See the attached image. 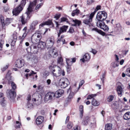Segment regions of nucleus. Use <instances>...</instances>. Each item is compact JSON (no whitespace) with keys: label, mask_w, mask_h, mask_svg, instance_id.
Instances as JSON below:
<instances>
[{"label":"nucleus","mask_w":130,"mask_h":130,"mask_svg":"<svg viewBox=\"0 0 130 130\" xmlns=\"http://www.w3.org/2000/svg\"><path fill=\"white\" fill-rule=\"evenodd\" d=\"M27 32L26 31H25L22 36V39H24L27 35Z\"/></svg>","instance_id":"13d9d810"},{"label":"nucleus","mask_w":130,"mask_h":130,"mask_svg":"<svg viewBox=\"0 0 130 130\" xmlns=\"http://www.w3.org/2000/svg\"><path fill=\"white\" fill-rule=\"evenodd\" d=\"M125 73L127 76L130 77V68L126 69Z\"/></svg>","instance_id":"ea45409f"},{"label":"nucleus","mask_w":130,"mask_h":130,"mask_svg":"<svg viewBox=\"0 0 130 130\" xmlns=\"http://www.w3.org/2000/svg\"><path fill=\"white\" fill-rule=\"evenodd\" d=\"M54 40L53 37H51L48 38L46 41V44L47 45L50 46V47L52 46L53 45Z\"/></svg>","instance_id":"ddd939ff"},{"label":"nucleus","mask_w":130,"mask_h":130,"mask_svg":"<svg viewBox=\"0 0 130 130\" xmlns=\"http://www.w3.org/2000/svg\"><path fill=\"white\" fill-rule=\"evenodd\" d=\"M9 9L8 8L6 7H4V10L5 12H7L8 10Z\"/></svg>","instance_id":"774afa93"},{"label":"nucleus","mask_w":130,"mask_h":130,"mask_svg":"<svg viewBox=\"0 0 130 130\" xmlns=\"http://www.w3.org/2000/svg\"><path fill=\"white\" fill-rule=\"evenodd\" d=\"M79 12V10H76L75 11H73L72 13V16H74L75 15H78Z\"/></svg>","instance_id":"72a5a7b5"},{"label":"nucleus","mask_w":130,"mask_h":130,"mask_svg":"<svg viewBox=\"0 0 130 130\" xmlns=\"http://www.w3.org/2000/svg\"><path fill=\"white\" fill-rule=\"evenodd\" d=\"M96 95L95 94H92L89 95L88 96L87 99V100L91 99L94 96H95Z\"/></svg>","instance_id":"a18cd8bd"},{"label":"nucleus","mask_w":130,"mask_h":130,"mask_svg":"<svg viewBox=\"0 0 130 130\" xmlns=\"http://www.w3.org/2000/svg\"><path fill=\"white\" fill-rule=\"evenodd\" d=\"M98 21L96 23V25L98 27H100L101 28H102L103 25H104L105 23L102 20H98Z\"/></svg>","instance_id":"a878e982"},{"label":"nucleus","mask_w":130,"mask_h":130,"mask_svg":"<svg viewBox=\"0 0 130 130\" xmlns=\"http://www.w3.org/2000/svg\"><path fill=\"white\" fill-rule=\"evenodd\" d=\"M66 62L67 66V69H69L70 66L72 64V61L71 59L66 58Z\"/></svg>","instance_id":"4be33fe9"},{"label":"nucleus","mask_w":130,"mask_h":130,"mask_svg":"<svg viewBox=\"0 0 130 130\" xmlns=\"http://www.w3.org/2000/svg\"><path fill=\"white\" fill-rule=\"evenodd\" d=\"M91 103L92 105L94 106H98L100 104V103L98 101L94 99H93Z\"/></svg>","instance_id":"c85d7f7f"},{"label":"nucleus","mask_w":130,"mask_h":130,"mask_svg":"<svg viewBox=\"0 0 130 130\" xmlns=\"http://www.w3.org/2000/svg\"><path fill=\"white\" fill-rule=\"evenodd\" d=\"M124 119L126 120L130 119V112H128L125 113L123 116Z\"/></svg>","instance_id":"393cba45"},{"label":"nucleus","mask_w":130,"mask_h":130,"mask_svg":"<svg viewBox=\"0 0 130 130\" xmlns=\"http://www.w3.org/2000/svg\"><path fill=\"white\" fill-rule=\"evenodd\" d=\"M26 0H22L19 6L22 7V8H23V7L26 4Z\"/></svg>","instance_id":"f704fd0d"},{"label":"nucleus","mask_w":130,"mask_h":130,"mask_svg":"<svg viewBox=\"0 0 130 130\" xmlns=\"http://www.w3.org/2000/svg\"><path fill=\"white\" fill-rule=\"evenodd\" d=\"M27 108L30 109L33 107V105L32 104L29 103L28 102L27 104Z\"/></svg>","instance_id":"c03bdc74"},{"label":"nucleus","mask_w":130,"mask_h":130,"mask_svg":"<svg viewBox=\"0 0 130 130\" xmlns=\"http://www.w3.org/2000/svg\"><path fill=\"white\" fill-rule=\"evenodd\" d=\"M19 21L21 22L22 24H25L27 22V20L24 15L20 17L19 19Z\"/></svg>","instance_id":"f3484780"},{"label":"nucleus","mask_w":130,"mask_h":130,"mask_svg":"<svg viewBox=\"0 0 130 130\" xmlns=\"http://www.w3.org/2000/svg\"><path fill=\"white\" fill-rule=\"evenodd\" d=\"M64 93V91L62 90H59L56 92L55 93V97L57 98H59L61 96V95Z\"/></svg>","instance_id":"6ab92c4d"},{"label":"nucleus","mask_w":130,"mask_h":130,"mask_svg":"<svg viewBox=\"0 0 130 130\" xmlns=\"http://www.w3.org/2000/svg\"><path fill=\"white\" fill-rule=\"evenodd\" d=\"M114 98L113 95H110L107 98V101L109 102L112 101Z\"/></svg>","instance_id":"e433bc0d"},{"label":"nucleus","mask_w":130,"mask_h":130,"mask_svg":"<svg viewBox=\"0 0 130 130\" xmlns=\"http://www.w3.org/2000/svg\"><path fill=\"white\" fill-rule=\"evenodd\" d=\"M51 70L54 76L57 77L60 76L62 70L58 66H55V67H52Z\"/></svg>","instance_id":"7ed1b4c3"},{"label":"nucleus","mask_w":130,"mask_h":130,"mask_svg":"<svg viewBox=\"0 0 130 130\" xmlns=\"http://www.w3.org/2000/svg\"><path fill=\"white\" fill-rule=\"evenodd\" d=\"M92 30L93 31H95L97 32L98 33L100 34L101 35H102L103 36L105 35L106 34L105 33L102 31L96 28H93L92 29Z\"/></svg>","instance_id":"bb28decb"},{"label":"nucleus","mask_w":130,"mask_h":130,"mask_svg":"<svg viewBox=\"0 0 130 130\" xmlns=\"http://www.w3.org/2000/svg\"><path fill=\"white\" fill-rule=\"evenodd\" d=\"M101 7V6L100 5H98L96 6V10H95L96 11H97L99 9H100Z\"/></svg>","instance_id":"69168bd1"},{"label":"nucleus","mask_w":130,"mask_h":130,"mask_svg":"<svg viewBox=\"0 0 130 130\" xmlns=\"http://www.w3.org/2000/svg\"><path fill=\"white\" fill-rule=\"evenodd\" d=\"M50 54L55 57L58 55L57 50L56 48H54L53 49L49 51Z\"/></svg>","instance_id":"4468645a"},{"label":"nucleus","mask_w":130,"mask_h":130,"mask_svg":"<svg viewBox=\"0 0 130 130\" xmlns=\"http://www.w3.org/2000/svg\"><path fill=\"white\" fill-rule=\"evenodd\" d=\"M11 74V72L10 71H9L6 75V78L8 80V84H11L12 89L13 90H14L17 88V86L16 84L13 82L12 78L10 75Z\"/></svg>","instance_id":"f03ea898"},{"label":"nucleus","mask_w":130,"mask_h":130,"mask_svg":"<svg viewBox=\"0 0 130 130\" xmlns=\"http://www.w3.org/2000/svg\"><path fill=\"white\" fill-rule=\"evenodd\" d=\"M35 26L34 25H32V24H31L30 25V29L32 30H34L35 29Z\"/></svg>","instance_id":"680f3d73"},{"label":"nucleus","mask_w":130,"mask_h":130,"mask_svg":"<svg viewBox=\"0 0 130 130\" xmlns=\"http://www.w3.org/2000/svg\"><path fill=\"white\" fill-rule=\"evenodd\" d=\"M38 23V22L37 21H33L32 23H31L32 25H34L35 26H36L37 25V24Z\"/></svg>","instance_id":"052dcab7"},{"label":"nucleus","mask_w":130,"mask_h":130,"mask_svg":"<svg viewBox=\"0 0 130 130\" xmlns=\"http://www.w3.org/2000/svg\"><path fill=\"white\" fill-rule=\"evenodd\" d=\"M50 25L52 27L54 26V24L51 20H49L46 22L44 23H42L40 25V27H43L44 25Z\"/></svg>","instance_id":"aec40b11"},{"label":"nucleus","mask_w":130,"mask_h":130,"mask_svg":"<svg viewBox=\"0 0 130 130\" xmlns=\"http://www.w3.org/2000/svg\"><path fill=\"white\" fill-rule=\"evenodd\" d=\"M107 13L104 11H99L98 13L96 18L98 20H104L107 17Z\"/></svg>","instance_id":"0eeeda50"},{"label":"nucleus","mask_w":130,"mask_h":130,"mask_svg":"<svg viewBox=\"0 0 130 130\" xmlns=\"http://www.w3.org/2000/svg\"><path fill=\"white\" fill-rule=\"evenodd\" d=\"M117 90L118 94L121 96V94L123 92V89L122 87L120 86H118L117 88Z\"/></svg>","instance_id":"b1692460"},{"label":"nucleus","mask_w":130,"mask_h":130,"mask_svg":"<svg viewBox=\"0 0 130 130\" xmlns=\"http://www.w3.org/2000/svg\"><path fill=\"white\" fill-rule=\"evenodd\" d=\"M101 29H103L105 31H107L109 30L108 27L107 25L105 24V23L104 24V25H103Z\"/></svg>","instance_id":"c9c22d12"},{"label":"nucleus","mask_w":130,"mask_h":130,"mask_svg":"<svg viewBox=\"0 0 130 130\" xmlns=\"http://www.w3.org/2000/svg\"><path fill=\"white\" fill-rule=\"evenodd\" d=\"M7 96L10 100H13L15 98L16 95L15 91L11 90L8 91L7 93Z\"/></svg>","instance_id":"1a4fd4ad"},{"label":"nucleus","mask_w":130,"mask_h":130,"mask_svg":"<svg viewBox=\"0 0 130 130\" xmlns=\"http://www.w3.org/2000/svg\"><path fill=\"white\" fill-rule=\"evenodd\" d=\"M39 43V44H38V48L39 47L42 49H44L46 45L45 42L41 41Z\"/></svg>","instance_id":"5701e85b"},{"label":"nucleus","mask_w":130,"mask_h":130,"mask_svg":"<svg viewBox=\"0 0 130 130\" xmlns=\"http://www.w3.org/2000/svg\"><path fill=\"white\" fill-rule=\"evenodd\" d=\"M74 24H72V26H79L81 23L80 21L75 19V20H72Z\"/></svg>","instance_id":"412c9836"},{"label":"nucleus","mask_w":130,"mask_h":130,"mask_svg":"<svg viewBox=\"0 0 130 130\" xmlns=\"http://www.w3.org/2000/svg\"><path fill=\"white\" fill-rule=\"evenodd\" d=\"M24 64V61L22 59H18L17 60L16 62L15 66L18 68L22 67Z\"/></svg>","instance_id":"9d476101"},{"label":"nucleus","mask_w":130,"mask_h":130,"mask_svg":"<svg viewBox=\"0 0 130 130\" xmlns=\"http://www.w3.org/2000/svg\"><path fill=\"white\" fill-rule=\"evenodd\" d=\"M68 28V26H63L61 27L59 31V32L58 33V37L60 36V34L62 32H66Z\"/></svg>","instance_id":"dca6fc26"},{"label":"nucleus","mask_w":130,"mask_h":130,"mask_svg":"<svg viewBox=\"0 0 130 130\" xmlns=\"http://www.w3.org/2000/svg\"><path fill=\"white\" fill-rule=\"evenodd\" d=\"M16 125L15 126L16 128H20L21 125V124L19 122L17 121L16 122Z\"/></svg>","instance_id":"09e8293b"},{"label":"nucleus","mask_w":130,"mask_h":130,"mask_svg":"<svg viewBox=\"0 0 130 130\" xmlns=\"http://www.w3.org/2000/svg\"><path fill=\"white\" fill-rule=\"evenodd\" d=\"M51 80L50 79H48L46 80V83L47 84V85H50L51 83Z\"/></svg>","instance_id":"0e129e2a"},{"label":"nucleus","mask_w":130,"mask_h":130,"mask_svg":"<svg viewBox=\"0 0 130 130\" xmlns=\"http://www.w3.org/2000/svg\"><path fill=\"white\" fill-rule=\"evenodd\" d=\"M54 22H55L56 24V27H58L59 25V24H58V22H57L55 21H54Z\"/></svg>","instance_id":"338daca9"},{"label":"nucleus","mask_w":130,"mask_h":130,"mask_svg":"<svg viewBox=\"0 0 130 130\" xmlns=\"http://www.w3.org/2000/svg\"><path fill=\"white\" fill-rule=\"evenodd\" d=\"M3 44L4 41L2 40H1L0 41V50H2Z\"/></svg>","instance_id":"8fccbe9b"},{"label":"nucleus","mask_w":130,"mask_h":130,"mask_svg":"<svg viewBox=\"0 0 130 130\" xmlns=\"http://www.w3.org/2000/svg\"><path fill=\"white\" fill-rule=\"evenodd\" d=\"M85 81H84L83 80H82L80 82L79 84V88H80V87H81L82 85L84 84V83Z\"/></svg>","instance_id":"864d4df0"},{"label":"nucleus","mask_w":130,"mask_h":130,"mask_svg":"<svg viewBox=\"0 0 130 130\" xmlns=\"http://www.w3.org/2000/svg\"><path fill=\"white\" fill-rule=\"evenodd\" d=\"M80 114V117L81 118H82L83 115V106L82 105H80L79 107Z\"/></svg>","instance_id":"c756f323"},{"label":"nucleus","mask_w":130,"mask_h":130,"mask_svg":"<svg viewBox=\"0 0 130 130\" xmlns=\"http://www.w3.org/2000/svg\"><path fill=\"white\" fill-rule=\"evenodd\" d=\"M94 2V1L93 0H88L87 3V4L90 5Z\"/></svg>","instance_id":"5fc2aeb1"},{"label":"nucleus","mask_w":130,"mask_h":130,"mask_svg":"<svg viewBox=\"0 0 130 130\" xmlns=\"http://www.w3.org/2000/svg\"><path fill=\"white\" fill-rule=\"evenodd\" d=\"M23 9V8L20 6H18L14 9L12 11V13L14 15H17Z\"/></svg>","instance_id":"9b49d317"},{"label":"nucleus","mask_w":130,"mask_h":130,"mask_svg":"<svg viewBox=\"0 0 130 130\" xmlns=\"http://www.w3.org/2000/svg\"><path fill=\"white\" fill-rule=\"evenodd\" d=\"M38 48L36 46L34 45H32L27 49H30L31 52L34 53H36L38 51Z\"/></svg>","instance_id":"f8f14e48"},{"label":"nucleus","mask_w":130,"mask_h":130,"mask_svg":"<svg viewBox=\"0 0 130 130\" xmlns=\"http://www.w3.org/2000/svg\"><path fill=\"white\" fill-rule=\"evenodd\" d=\"M60 14H56V15L54 16V18L56 19V20H57L60 17Z\"/></svg>","instance_id":"4d7b16f0"},{"label":"nucleus","mask_w":130,"mask_h":130,"mask_svg":"<svg viewBox=\"0 0 130 130\" xmlns=\"http://www.w3.org/2000/svg\"><path fill=\"white\" fill-rule=\"evenodd\" d=\"M96 12V11L95 10L93 12H92L90 15H83V18L85 17V19L83 20V23L89 25L92 21V19Z\"/></svg>","instance_id":"f257e3e1"},{"label":"nucleus","mask_w":130,"mask_h":130,"mask_svg":"<svg viewBox=\"0 0 130 130\" xmlns=\"http://www.w3.org/2000/svg\"><path fill=\"white\" fill-rule=\"evenodd\" d=\"M41 38V36L40 34L35 33L31 37V41L34 44H37L39 42Z\"/></svg>","instance_id":"39448f33"},{"label":"nucleus","mask_w":130,"mask_h":130,"mask_svg":"<svg viewBox=\"0 0 130 130\" xmlns=\"http://www.w3.org/2000/svg\"><path fill=\"white\" fill-rule=\"evenodd\" d=\"M13 40L12 41V43L14 44L17 40V37L15 34H13L12 35Z\"/></svg>","instance_id":"2f4dec72"},{"label":"nucleus","mask_w":130,"mask_h":130,"mask_svg":"<svg viewBox=\"0 0 130 130\" xmlns=\"http://www.w3.org/2000/svg\"><path fill=\"white\" fill-rule=\"evenodd\" d=\"M13 18H7L5 20V24L8 25L10 24L12 21Z\"/></svg>","instance_id":"7c9ffc66"},{"label":"nucleus","mask_w":130,"mask_h":130,"mask_svg":"<svg viewBox=\"0 0 130 130\" xmlns=\"http://www.w3.org/2000/svg\"><path fill=\"white\" fill-rule=\"evenodd\" d=\"M74 95V93L72 92H71L70 93L68 96V101H70V100L72 99L73 98V96Z\"/></svg>","instance_id":"473e14b6"},{"label":"nucleus","mask_w":130,"mask_h":130,"mask_svg":"<svg viewBox=\"0 0 130 130\" xmlns=\"http://www.w3.org/2000/svg\"><path fill=\"white\" fill-rule=\"evenodd\" d=\"M90 58V56L88 54H86L83 56V58L80 59L83 62H84L88 60Z\"/></svg>","instance_id":"a211bd4d"},{"label":"nucleus","mask_w":130,"mask_h":130,"mask_svg":"<svg viewBox=\"0 0 130 130\" xmlns=\"http://www.w3.org/2000/svg\"><path fill=\"white\" fill-rule=\"evenodd\" d=\"M88 121L87 120H85L82 122V123L84 125H86L88 124Z\"/></svg>","instance_id":"6e6d98bb"},{"label":"nucleus","mask_w":130,"mask_h":130,"mask_svg":"<svg viewBox=\"0 0 130 130\" xmlns=\"http://www.w3.org/2000/svg\"><path fill=\"white\" fill-rule=\"evenodd\" d=\"M1 21L2 23L3 26L4 25H5V20L4 19H1Z\"/></svg>","instance_id":"e2e57ef3"},{"label":"nucleus","mask_w":130,"mask_h":130,"mask_svg":"<svg viewBox=\"0 0 130 130\" xmlns=\"http://www.w3.org/2000/svg\"><path fill=\"white\" fill-rule=\"evenodd\" d=\"M112 128V125L111 123H107L105 126V130H111Z\"/></svg>","instance_id":"cd10ccee"},{"label":"nucleus","mask_w":130,"mask_h":130,"mask_svg":"<svg viewBox=\"0 0 130 130\" xmlns=\"http://www.w3.org/2000/svg\"><path fill=\"white\" fill-rule=\"evenodd\" d=\"M43 75L44 77H46L49 75V72L48 71H45L43 73Z\"/></svg>","instance_id":"603ef678"},{"label":"nucleus","mask_w":130,"mask_h":130,"mask_svg":"<svg viewBox=\"0 0 130 130\" xmlns=\"http://www.w3.org/2000/svg\"><path fill=\"white\" fill-rule=\"evenodd\" d=\"M67 126L69 129H71L73 126V124L71 123H69L68 124Z\"/></svg>","instance_id":"3c124183"},{"label":"nucleus","mask_w":130,"mask_h":130,"mask_svg":"<svg viewBox=\"0 0 130 130\" xmlns=\"http://www.w3.org/2000/svg\"><path fill=\"white\" fill-rule=\"evenodd\" d=\"M44 120V118L42 116H39L36 119V123L38 125L41 124L43 122Z\"/></svg>","instance_id":"2eb2a0df"},{"label":"nucleus","mask_w":130,"mask_h":130,"mask_svg":"<svg viewBox=\"0 0 130 130\" xmlns=\"http://www.w3.org/2000/svg\"><path fill=\"white\" fill-rule=\"evenodd\" d=\"M1 104L2 106L5 107L6 105L5 100H4V99H2L1 102Z\"/></svg>","instance_id":"4c0bfd02"},{"label":"nucleus","mask_w":130,"mask_h":130,"mask_svg":"<svg viewBox=\"0 0 130 130\" xmlns=\"http://www.w3.org/2000/svg\"><path fill=\"white\" fill-rule=\"evenodd\" d=\"M106 73V72H104V73L103 74L102 77H100L101 80L102 81L103 83V84H104V79L105 78V77Z\"/></svg>","instance_id":"a19ab883"},{"label":"nucleus","mask_w":130,"mask_h":130,"mask_svg":"<svg viewBox=\"0 0 130 130\" xmlns=\"http://www.w3.org/2000/svg\"><path fill=\"white\" fill-rule=\"evenodd\" d=\"M62 59L61 57L59 58L58 59V62L60 64H62Z\"/></svg>","instance_id":"de8ad7c7"},{"label":"nucleus","mask_w":130,"mask_h":130,"mask_svg":"<svg viewBox=\"0 0 130 130\" xmlns=\"http://www.w3.org/2000/svg\"><path fill=\"white\" fill-rule=\"evenodd\" d=\"M58 39L57 42L58 43H59L60 41H61L62 42V44H63L65 43V40L63 39H59L58 37Z\"/></svg>","instance_id":"49530a36"},{"label":"nucleus","mask_w":130,"mask_h":130,"mask_svg":"<svg viewBox=\"0 0 130 130\" xmlns=\"http://www.w3.org/2000/svg\"><path fill=\"white\" fill-rule=\"evenodd\" d=\"M55 93L52 92H49L45 95L44 98V101L47 102L48 101L51 100L55 97Z\"/></svg>","instance_id":"6e6552de"},{"label":"nucleus","mask_w":130,"mask_h":130,"mask_svg":"<svg viewBox=\"0 0 130 130\" xmlns=\"http://www.w3.org/2000/svg\"><path fill=\"white\" fill-rule=\"evenodd\" d=\"M8 65H6L5 67H3L2 69V70L3 71H5L8 68Z\"/></svg>","instance_id":"bf43d9fd"},{"label":"nucleus","mask_w":130,"mask_h":130,"mask_svg":"<svg viewBox=\"0 0 130 130\" xmlns=\"http://www.w3.org/2000/svg\"><path fill=\"white\" fill-rule=\"evenodd\" d=\"M59 85L62 88L66 87L69 84L68 79L66 78H62L59 80Z\"/></svg>","instance_id":"423d86ee"},{"label":"nucleus","mask_w":130,"mask_h":130,"mask_svg":"<svg viewBox=\"0 0 130 130\" xmlns=\"http://www.w3.org/2000/svg\"><path fill=\"white\" fill-rule=\"evenodd\" d=\"M39 4L37 5L35 9L36 10L39 9L43 5V3H39Z\"/></svg>","instance_id":"58836bf2"},{"label":"nucleus","mask_w":130,"mask_h":130,"mask_svg":"<svg viewBox=\"0 0 130 130\" xmlns=\"http://www.w3.org/2000/svg\"><path fill=\"white\" fill-rule=\"evenodd\" d=\"M60 19L61 20L59 22V23H60L64 21H66L67 22H68V20L66 18L64 17L61 18Z\"/></svg>","instance_id":"37998d69"},{"label":"nucleus","mask_w":130,"mask_h":130,"mask_svg":"<svg viewBox=\"0 0 130 130\" xmlns=\"http://www.w3.org/2000/svg\"><path fill=\"white\" fill-rule=\"evenodd\" d=\"M112 67L113 68H115L116 67H118L119 65L118 63H117L116 62H113L111 64Z\"/></svg>","instance_id":"79ce46f5"},{"label":"nucleus","mask_w":130,"mask_h":130,"mask_svg":"<svg viewBox=\"0 0 130 130\" xmlns=\"http://www.w3.org/2000/svg\"><path fill=\"white\" fill-rule=\"evenodd\" d=\"M43 0H34V1L30 3V5L29 6L27 12L25 13L26 14L27 16L29 15L30 13L32 11V7L33 6H35L36 4L39 3L40 2H42Z\"/></svg>","instance_id":"20e7f679"}]
</instances>
